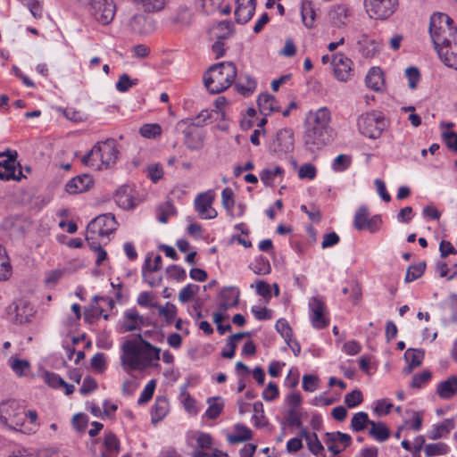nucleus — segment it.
<instances>
[{
    "label": "nucleus",
    "instance_id": "obj_14",
    "mask_svg": "<svg viewBox=\"0 0 457 457\" xmlns=\"http://www.w3.org/2000/svg\"><path fill=\"white\" fill-rule=\"evenodd\" d=\"M381 223V217L379 215L370 217L365 206H361L355 212L353 225L357 230H369L374 233L379 229Z\"/></svg>",
    "mask_w": 457,
    "mask_h": 457
},
{
    "label": "nucleus",
    "instance_id": "obj_26",
    "mask_svg": "<svg viewBox=\"0 0 457 457\" xmlns=\"http://www.w3.org/2000/svg\"><path fill=\"white\" fill-rule=\"evenodd\" d=\"M436 394L442 399H451L457 395V375L450 376L436 386Z\"/></svg>",
    "mask_w": 457,
    "mask_h": 457
},
{
    "label": "nucleus",
    "instance_id": "obj_25",
    "mask_svg": "<svg viewBox=\"0 0 457 457\" xmlns=\"http://www.w3.org/2000/svg\"><path fill=\"white\" fill-rule=\"evenodd\" d=\"M441 61L448 67L457 70V40L436 50Z\"/></svg>",
    "mask_w": 457,
    "mask_h": 457
},
{
    "label": "nucleus",
    "instance_id": "obj_56",
    "mask_svg": "<svg viewBox=\"0 0 457 457\" xmlns=\"http://www.w3.org/2000/svg\"><path fill=\"white\" fill-rule=\"evenodd\" d=\"M192 439H195L197 446L201 449H209L212 445V437L210 434L204 432H195L191 436Z\"/></svg>",
    "mask_w": 457,
    "mask_h": 457
},
{
    "label": "nucleus",
    "instance_id": "obj_58",
    "mask_svg": "<svg viewBox=\"0 0 457 457\" xmlns=\"http://www.w3.org/2000/svg\"><path fill=\"white\" fill-rule=\"evenodd\" d=\"M351 162L352 160L349 155L339 154L334 159L332 169L337 172L344 171L350 166Z\"/></svg>",
    "mask_w": 457,
    "mask_h": 457
},
{
    "label": "nucleus",
    "instance_id": "obj_9",
    "mask_svg": "<svg viewBox=\"0 0 457 457\" xmlns=\"http://www.w3.org/2000/svg\"><path fill=\"white\" fill-rule=\"evenodd\" d=\"M363 5L370 19L385 21L397 9L398 0H364Z\"/></svg>",
    "mask_w": 457,
    "mask_h": 457
},
{
    "label": "nucleus",
    "instance_id": "obj_3",
    "mask_svg": "<svg viewBox=\"0 0 457 457\" xmlns=\"http://www.w3.org/2000/svg\"><path fill=\"white\" fill-rule=\"evenodd\" d=\"M331 112L327 107L310 111L306 115L304 144L310 149L320 148L333 138Z\"/></svg>",
    "mask_w": 457,
    "mask_h": 457
},
{
    "label": "nucleus",
    "instance_id": "obj_21",
    "mask_svg": "<svg viewBox=\"0 0 457 457\" xmlns=\"http://www.w3.org/2000/svg\"><path fill=\"white\" fill-rule=\"evenodd\" d=\"M94 185L90 175L83 174L70 179L65 185V191L70 195H76L89 190Z\"/></svg>",
    "mask_w": 457,
    "mask_h": 457
},
{
    "label": "nucleus",
    "instance_id": "obj_63",
    "mask_svg": "<svg viewBox=\"0 0 457 457\" xmlns=\"http://www.w3.org/2000/svg\"><path fill=\"white\" fill-rule=\"evenodd\" d=\"M275 327L277 331L285 338V341H289L293 337V330L285 319H279Z\"/></svg>",
    "mask_w": 457,
    "mask_h": 457
},
{
    "label": "nucleus",
    "instance_id": "obj_7",
    "mask_svg": "<svg viewBox=\"0 0 457 457\" xmlns=\"http://www.w3.org/2000/svg\"><path fill=\"white\" fill-rule=\"evenodd\" d=\"M117 228V222L114 216L105 213L97 216L89 222L86 230V240H100L106 244L109 236Z\"/></svg>",
    "mask_w": 457,
    "mask_h": 457
},
{
    "label": "nucleus",
    "instance_id": "obj_57",
    "mask_svg": "<svg viewBox=\"0 0 457 457\" xmlns=\"http://www.w3.org/2000/svg\"><path fill=\"white\" fill-rule=\"evenodd\" d=\"M137 79H131L128 74H122L119 77L115 87L119 92H127L130 87L137 84Z\"/></svg>",
    "mask_w": 457,
    "mask_h": 457
},
{
    "label": "nucleus",
    "instance_id": "obj_47",
    "mask_svg": "<svg viewBox=\"0 0 457 457\" xmlns=\"http://www.w3.org/2000/svg\"><path fill=\"white\" fill-rule=\"evenodd\" d=\"M372 420H369V416L364 411L357 412L353 415L351 420V428L354 431H362L370 422Z\"/></svg>",
    "mask_w": 457,
    "mask_h": 457
},
{
    "label": "nucleus",
    "instance_id": "obj_15",
    "mask_svg": "<svg viewBox=\"0 0 457 457\" xmlns=\"http://www.w3.org/2000/svg\"><path fill=\"white\" fill-rule=\"evenodd\" d=\"M215 194L212 190L199 194L195 199V208L202 219L211 220L217 217V212L212 208Z\"/></svg>",
    "mask_w": 457,
    "mask_h": 457
},
{
    "label": "nucleus",
    "instance_id": "obj_49",
    "mask_svg": "<svg viewBox=\"0 0 457 457\" xmlns=\"http://www.w3.org/2000/svg\"><path fill=\"white\" fill-rule=\"evenodd\" d=\"M222 206L226 209L228 215H234V192L230 187H226L221 192Z\"/></svg>",
    "mask_w": 457,
    "mask_h": 457
},
{
    "label": "nucleus",
    "instance_id": "obj_59",
    "mask_svg": "<svg viewBox=\"0 0 457 457\" xmlns=\"http://www.w3.org/2000/svg\"><path fill=\"white\" fill-rule=\"evenodd\" d=\"M199 287L194 284H188L183 287L179 294V300L181 303H187L198 293Z\"/></svg>",
    "mask_w": 457,
    "mask_h": 457
},
{
    "label": "nucleus",
    "instance_id": "obj_17",
    "mask_svg": "<svg viewBox=\"0 0 457 457\" xmlns=\"http://www.w3.org/2000/svg\"><path fill=\"white\" fill-rule=\"evenodd\" d=\"M272 150L278 154H287L293 152L295 147L294 133L290 129H283L277 132L271 145Z\"/></svg>",
    "mask_w": 457,
    "mask_h": 457
},
{
    "label": "nucleus",
    "instance_id": "obj_44",
    "mask_svg": "<svg viewBox=\"0 0 457 457\" xmlns=\"http://www.w3.org/2000/svg\"><path fill=\"white\" fill-rule=\"evenodd\" d=\"M87 242L96 254V266L104 265V262L108 259L107 252L101 246V244H104V242L100 240H87Z\"/></svg>",
    "mask_w": 457,
    "mask_h": 457
},
{
    "label": "nucleus",
    "instance_id": "obj_37",
    "mask_svg": "<svg viewBox=\"0 0 457 457\" xmlns=\"http://www.w3.org/2000/svg\"><path fill=\"white\" fill-rule=\"evenodd\" d=\"M455 423L453 419H445L442 423L435 425L429 432L428 437L436 440L448 435L454 428Z\"/></svg>",
    "mask_w": 457,
    "mask_h": 457
},
{
    "label": "nucleus",
    "instance_id": "obj_31",
    "mask_svg": "<svg viewBox=\"0 0 457 457\" xmlns=\"http://www.w3.org/2000/svg\"><path fill=\"white\" fill-rule=\"evenodd\" d=\"M285 170L277 166L273 169H266L261 171L260 179L262 182L268 187H274L277 182L283 179Z\"/></svg>",
    "mask_w": 457,
    "mask_h": 457
},
{
    "label": "nucleus",
    "instance_id": "obj_22",
    "mask_svg": "<svg viewBox=\"0 0 457 457\" xmlns=\"http://www.w3.org/2000/svg\"><path fill=\"white\" fill-rule=\"evenodd\" d=\"M300 436L304 439L307 448L316 457H326L325 448L315 432H310L307 428L300 430Z\"/></svg>",
    "mask_w": 457,
    "mask_h": 457
},
{
    "label": "nucleus",
    "instance_id": "obj_6",
    "mask_svg": "<svg viewBox=\"0 0 457 457\" xmlns=\"http://www.w3.org/2000/svg\"><path fill=\"white\" fill-rule=\"evenodd\" d=\"M429 33L436 50L457 40V28L445 13H434L430 18Z\"/></svg>",
    "mask_w": 457,
    "mask_h": 457
},
{
    "label": "nucleus",
    "instance_id": "obj_43",
    "mask_svg": "<svg viewBox=\"0 0 457 457\" xmlns=\"http://www.w3.org/2000/svg\"><path fill=\"white\" fill-rule=\"evenodd\" d=\"M12 272L10 259L5 249L0 245V280H7Z\"/></svg>",
    "mask_w": 457,
    "mask_h": 457
},
{
    "label": "nucleus",
    "instance_id": "obj_52",
    "mask_svg": "<svg viewBox=\"0 0 457 457\" xmlns=\"http://www.w3.org/2000/svg\"><path fill=\"white\" fill-rule=\"evenodd\" d=\"M211 119V113L207 110L202 111L195 118L182 120L178 123V126L190 123L198 128L206 124V121Z\"/></svg>",
    "mask_w": 457,
    "mask_h": 457
},
{
    "label": "nucleus",
    "instance_id": "obj_50",
    "mask_svg": "<svg viewBox=\"0 0 457 457\" xmlns=\"http://www.w3.org/2000/svg\"><path fill=\"white\" fill-rule=\"evenodd\" d=\"M250 269L257 275H267L271 271L270 262L263 257L257 259L250 265Z\"/></svg>",
    "mask_w": 457,
    "mask_h": 457
},
{
    "label": "nucleus",
    "instance_id": "obj_20",
    "mask_svg": "<svg viewBox=\"0 0 457 457\" xmlns=\"http://www.w3.org/2000/svg\"><path fill=\"white\" fill-rule=\"evenodd\" d=\"M330 21L337 28L347 25L352 16V7L347 4H337L331 7L328 12Z\"/></svg>",
    "mask_w": 457,
    "mask_h": 457
},
{
    "label": "nucleus",
    "instance_id": "obj_28",
    "mask_svg": "<svg viewBox=\"0 0 457 457\" xmlns=\"http://www.w3.org/2000/svg\"><path fill=\"white\" fill-rule=\"evenodd\" d=\"M357 44L360 47V51L365 57L374 56L380 50V44L366 34H362L359 37Z\"/></svg>",
    "mask_w": 457,
    "mask_h": 457
},
{
    "label": "nucleus",
    "instance_id": "obj_34",
    "mask_svg": "<svg viewBox=\"0 0 457 457\" xmlns=\"http://www.w3.org/2000/svg\"><path fill=\"white\" fill-rule=\"evenodd\" d=\"M365 82L368 87L374 91H379L384 86V76L383 72L379 68H371L365 79Z\"/></svg>",
    "mask_w": 457,
    "mask_h": 457
},
{
    "label": "nucleus",
    "instance_id": "obj_29",
    "mask_svg": "<svg viewBox=\"0 0 457 457\" xmlns=\"http://www.w3.org/2000/svg\"><path fill=\"white\" fill-rule=\"evenodd\" d=\"M170 411V404L168 398L165 396H157L154 404L152 407L151 415L152 422L157 423L168 414Z\"/></svg>",
    "mask_w": 457,
    "mask_h": 457
},
{
    "label": "nucleus",
    "instance_id": "obj_27",
    "mask_svg": "<svg viewBox=\"0 0 457 457\" xmlns=\"http://www.w3.org/2000/svg\"><path fill=\"white\" fill-rule=\"evenodd\" d=\"M43 379L52 388H63L67 395L74 392V386L66 383L58 374L50 371H44Z\"/></svg>",
    "mask_w": 457,
    "mask_h": 457
},
{
    "label": "nucleus",
    "instance_id": "obj_55",
    "mask_svg": "<svg viewBox=\"0 0 457 457\" xmlns=\"http://www.w3.org/2000/svg\"><path fill=\"white\" fill-rule=\"evenodd\" d=\"M155 387H156V381L154 379H151L145 385V388L141 392V394L138 397V400H137V403L141 405V404H145V403H148L154 395Z\"/></svg>",
    "mask_w": 457,
    "mask_h": 457
},
{
    "label": "nucleus",
    "instance_id": "obj_64",
    "mask_svg": "<svg viewBox=\"0 0 457 457\" xmlns=\"http://www.w3.org/2000/svg\"><path fill=\"white\" fill-rule=\"evenodd\" d=\"M317 170L312 163H304L298 170V177L302 179H313L316 177Z\"/></svg>",
    "mask_w": 457,
    "mask_h": 457
},
{
    "label": "nucleus",
    "instance_id": "obj_61",
    "mask_svg": "<svg viewBox=\"0 0 457 457\" xmlns=\"http://www.w3.org/2000/svg\"><path fill=\"white\" fill-rule=\"evenodd\" d=\"M425 263L410 266L405 275V282L409 283L419 278L425 270Z\"/></svg>",
    "mask_w": 457,
    "mask_h": 457
},
{
    "label": "nucleus",
    "instance_id": "obj_2",
    "mask_svg": "<svg viewBox=\"0 0 457 457\" xmlns=\"http://www.w3.org/2000/svg\"><path fill=\"white\" fill-rule=\"evenodd\" d=\"M161 359V349L154 346L138 335L137 339L127 340L121 346L120 362L123 369L144 370Z\"/></svg>",
    "mask_w": 457,
    "mask_h": 457
},
{
    "label": "nucleus",
    "instance_id": "obj_4",
    "mask_svg": "<svg viewBox=\"0 0 457 457\" xmlns=\"http://www.w3.org/2000/svg\"><path fill=\"white\" fill-rule=\"evenodd\" d=\"M120 152L113 138L97 142L91 150L81 158V162L94 170H103L114 166Z\"/></svg>",
    "mask_w": 457,
    "mask_h": 457
},
{
    "label": "nucleus",
    "instance_id": "obj_5",
    "mask_svg": "<svg viewBox=\"0 0 457 457\" xmlns=\"http://www.w3.org/2000/svg\"><path fill=\"white\" fill-rule=\"evenodd\" d=\"M237 70L231 62H223L212 66L204 74V81L212 94H219L228 89L237 78Z\"/></svg>",
    "mask_w": 457,
    "mask_h": 457
},
{
    "label": "nucleus",
    "instance_id": "obj_40",
    "mask_svg": "<svg viewBox=\"0 0 457 457\" xmlns=\"http://www.w3.org/2000/svg\"><path fill=\"white\" fill-rule=\"evenodd\" d=\"M232 32L233 25L228 21H220L210 29L211 35L217 39H226L232 35Z\"/></svg>",
    "mask_w": 457,
    "mask_h": 457
},
{
    "label": "nucleus",
    "instance_id": "obj_38",
    "mask_svg": "<svg viewBox=\"0 0 457 457\" xmlns=\"http://www.w3.org/2000/svg\"><path fill=\"white\" fill-rule=\"evenodd\" d=\"M116 204L122 209L128 210L135 206L134 199L129 187H122L114 195Z\"/></svg>",
    "mask_w": 457,
    "mask_h": 457
},
{
    "label": "nucleus",
    "instance_id": "obj_30",
    "mask_svg": "<svg viewBox=\"0 0 457 457\" xmlns=\"http://www.w3.org/2000/svg\"><path fill=\"white\" fill-rule=\"evenodd\" d=\"M239 291L235 287H228L220 292V306L222 311L235 307L238 303Z\"/></svg>",
    "mask_w": 457,
    "mask_h": 457
},
{
    "label": "nucleus",
    "instance_id": "obj_23",
    "mask_svg": "<svg viewBox=\"0 0 457 457\" xmlns=\"http://www.w3.org/2000/svg\"><path fill=\"white\" fill-rule=\"evenodd\" d=\"M120 452V442L112 431H105L100 457H117Z\"/></svg>",
    "mask_w": 457,
    "mask_h": 457
},
{
    "label": "nucleus",
    "instance_id": "obj_46",
    "mask_svg": "<svg viewBox=\"0 0 457 457\" xmlns=\"http://www.w3.org/2000/svg\"><path fill=\"white\" fill-rule=\"evenodd\" d=\"M220 400V397L208 398V408L205 411V416L208 419L214 420L220 414L223 409V403L219 402Z\"/></svg>",
    "mask_w": 457,
    "mask_h": 457
},
{
    "label": "nucleus",
    "instance_id": "obj_48",
    "mask_svg": "<svg viewBox=\"0 0 457 457\" xmlns=\"http://www.w3.org/2000/svg\"><path fill=\"white\" fill-rule=\"evenodd\" d=\"M424 452L428 457L444 455L449 452V446L443 442L428 444L425 446Z\"/></svg>",
    "mask_w": 457,
    "mask_h": 457
},
{
    "label": "nucleus",
    "instance_id": "obj_19",
    "mask_svg": "<svg viewBox=\"0 0 457 457\" xmlns=\"http://www.w3.org/2000/svg\"><path fill=\"white\" fill-rule=\"evenodd\" d=\"M332 64L334 74L340 81H346L353 74V62L344 54H337L333 56Z\"/></svg>",
    "mask_w": 457,
    "mask_h": 457
},
{
    "label": "nucleus",
    "instance_id": "obj_33",
    "mask_svg": "<svg viewBox=\"0 0 457 457\" xmlns=\"http://www.w3.org/2000/svg\"><path fill=\"white\" fill-rule=\"evenodd\" d=\"M424 351L420 349H408L404 353V359L408 366L404 369V372L409 374L416 367H419L423 361Z\"/></svg>",
    "mask_w": 457,
    "mask_h": 457
},
{
    "label": "nucleus",
    "instance_id": "obj_10",
    "mask_svg": "<svg viewBox=\"0 0 457 457\" xmlns=\"http://www.w3.org/2000/svg\"><path fill=\"white\" fill-rule=\"evenodd\" d=\"M0 156H6V159L0 162V179L21 180L23 175L16 160L17 153L8 150L6 153H0Z\"/></svg>",
    "mask_w": 457,
    "mask_h": 457
},
{
    "label": "nucleus",
    "instance_id": "obj_60",
    "mask_svg": "<svg viewBox=\"0 0 457 457\" xmlns=\"http://www.w3.org/2000/svg\"><path fill=\"white\" fill-rule=\"evenodd\" d=\"M363 401L362 394L360 390L355 389L348 393L345 396V403L349 408H354L361 404Z\"/></svg>",
    "mask_w": 457,
    "mask_h": 457
},
{
    "label": "nucleus",
    "instance_id": "obj_24",
    "mask_svg": "<svg viewBox=\"0 0 457 457\" xmlns=\"http://www.w3.org/2000/svg\"><path fill=\"white\" fill-rule=\"evenodd\" d=\"M256 6V0H237L235 10L236 21L245 24L253 17Z\"/></svg>",
    "mask_w": 457,
    "mask_h": 457
},
{
    "label": "nucleus",
    "instance_id": "obj_45",
    "mask_svg": "<svg viewBox=\"0 0 457 457\" xmlns=\"http://www.w3.org/2000/svg\"><path fill=\"white\" fill-rule=\"evenodd\" d=\"M162 133V127L158 123H146L139 129V134L147 139H155L160 137Z\"/></svg>",
    "mask_w": 457,
    "mask_h": 457
},
{
    "label": "nucleus",
    "instance_id": "obj_62",
    "mask_svg": "<svg viewBox=\"0 0 457 457\" xmlns=\"http://www.w3.org/2000/svg\"><path fill=\"white\" fill-rule=\"evenodd\" d=\"M431 377V372L428 370L418 373L413 376L411 386L412 388H420L430 380Z\"/></svg>",
    "mask_w": 457,
    "mask_h": 457
},
{
    "label": "nucleus",
    "instance_id": "obj_1",
    "mask_svg": "<svg viewBox=\"0 0 457 457\" xmlns=\"http://www.w3.org/2000/svg\"><path fill=\"white\" fill-rule=\"evenodd\" d=\"M0 426L25 435H33L39 429L38 415L35 410H26L17 401L0 403Z\"/></svg>",
    "mask_w": 457,
    "mask_h": 457
},
{
    "label": "nucleus",
    "instance_id": "obj_35",
    "mask_svg": "<svg viewBox=\"0 0 457 457\" xmlns=\"http://www.w3.org/2000/svg\"><path fill=\"white\" fill-rule=\"evenodd\" d=\"M257 102L260 112L265 116L278 110L276 98L270 94H261Z\"/></svg>",
    "mask_w": 457,
    "mask_h": 457
},
{
    "label": "nucleus",
    "instance_id": "obj_36",
    "mask_svg": "<svg viewBox=\"0 0 457 457\" xmlns=\"http://www.w3.org/2000/svg\"><path fill=\"white\" fill-rule=\"evenodd\" d=\"M368 434L378 442H385L390 436V431L386 425L383 422H370Z\"/></svg>",
    "mask_w": 457,
    "mask_h": 457
},
{
    "label": "nucleus",
    "instance_id": "obj_32",
    "mask_svg": "<svg viewBox=\"0 0 457 457\" xmlns=\"http://www.w3.org/2000/svg\"><path fill=\"white\" fill-rule=\"evenodd\" d=\"M252 430L243 424H236L234 432L227 436V440L230 444H238L252 439Z\"/></svg>",
    "mask_w": 457,
    "mask_h": 457
},
{
    "label": "nucleus",
    "instance_id": "obj_39",
    "mask_svg": "<svg viewBox=\"0 0 457 457\" xmlns=\"http://www.w3.org/2000/svg\"><path fill=\"white\" fill-rule=\"evenodd\" d=\"M301 15L305 27L312 28L314 26L316 13L311 0H302Z\"/></svg>",
    "mask_w": 457,
    "mask_h": 457
},
{
    "label": "nucleus",
    "instance_id": "obj_16",
    "mask_svg": "<svg viewBox=\"0 0 457 457\" xmlns=\"http://www.w3.org/2000/svg\"><path fill=\"white\" fill-rule=\"evenodd\" d=\"M145 325V320L136 308H130L123 312L121 320L118 323L120 333L140 330Z\"/></svg>",
    "mask_w": 457,
    "mask_h": 457
},
{
    "label": "nucleus",
    "instance_id": "obj_12",
    "mask_svg": "<svg viewBox=\"0 0 457 457\" xmlns=\"http://www.w3.org/2000/svg\"><path fill=\"white\" fill-rule=\"evenodd\" d=\"M310 320L312 327L316 329H321L328 326L329 319L328 317L325 302L320 297H312L309 300Z\"/></svg>",
    "mask_w": 457,
    "mask_h": 457
},
{
    "label": "nucleus",
    "instance_id": "obj_18",
    "mask_svg": "<svg viewBox=\"0 0 457 457\" xmlns=\"http://www.w3.org/2000/svg\"><path fill=\"white\" fill-rule=\"evenodd\" d=\"M184 129V145L191 151H197L203 148L204 143V131L190 123L183 124Z\"/></svg>",
    "mask_w": 457,
    "mask_h": 457
},
{
    "label": "nucleus",
    "instance_id": "obj_54",
    "mask_svg": "<svg viewBox=\"0 0 457 457\" xmlns=\"http://www.w3.org/2000/svg\"><path fill=\"white\" fill-rule=\"evenodd\" d=\"M159 314L162 316L167 323H171L176 318L177 308L171 303H166L163 306H157Z\"/></svg>",
    "mask_w": 457,
    "mask_h": 457
},
{
    "label": "nucleus",
    "instance_id": "obj_53",
    "mask_svg": "<svg viewBox=\"0 0 457 457\" xmlns=\"http://www.w3.org/2000/svg\"><path fill=\"white\" fill-rule=\"evenodd\" d=\"M35 19H41L43 16V0H21Z\"/></svg>",
    "mask_w": 457,
    "mask_h": 457
},
{
    "label": "nucleus",
    "instance_id": "obj_41",
    "mask_svg": "<svg viewBox=\"0 0 457 457\" xmlns=\"http://www.w3.org/2000/svg\"><path fill=\"white\" fill-rule=\"evenodd\" d=\"M236 87L240 94L249 96L254 92L256 81L249 75L244 74L238 78Z\"/></svg>",
    "mask_w": 457,
    "mask_h": 457
},
{
    "label": "nucleus",
    "instance_id": "obj_8",
    "mask_svg": "<svg viewBox=\"0 0 457 457\" xmlns=\"http://www.w3.org/2000/svg\"><path fill=\"white\" fill-rule=\"evenodd\" d=\"M359 131L365 137L378 138L386 128V122L380 112H367L358 119Z\"/></svg>",
    "mask_w": 457,
    "mask_h": 457
},
{
    "label": "nucleus",
    "instance_id": "obj_13",
    "mask_svg": "<svg viewBox=\"0 0 457 457\" xmlns=\"http://www.w3.org/2000/svg\"><path fill=\"white\" fill-rule=\"evenodd\" d=\"M7 313L13 323L25 324L31 320L35 310L29 302L19 300L9 305Z\"/></svg>",
    "mask_w": 457,
    "mask_h": 457
},
{
    "label": "nucleus",
    "instance_id": "obj_11",
    "mask_svg": "<svg viewBox=\"0 0 457 457\" xmlns=\"http://www.w3.org/2000/svg\"><path fill=\"white\" fill-rule=\"evenodd\" d=\"M116 6L112 0H92L90 13L94 19L103 25L109 24L114 18Z\"/></svg>",
    "mask_w": 457,
    "mask_h": 457
},
{
    "label": "nucleus",
    "instance_id": "obj_51",
    "mask_svg": "<svg viewBox=\"0 0 457 457\" xmlns=\"http://www.w3.org/2000/svg\"><path fill=\"white\" fill-rule=\"evenodd\" d=\"M138 4H141L143 9L148 12L161 11L165 6V0H135Z\"/></svg>",
    "mask_w": 457,
    "mask_h": 457
},
{
    "label": "nucleus",
    "instance_id": "obj_42",
    "mask_svg": "<svg viewBox=\"0 0 457 457\" xmlns=\"http://www.w3.org/2000/svg\"><path fill=\"white\" fill-rule=\"evenodd\" d=\"M8 365L17 377H25L30 370V363L27 360L20 359L16 356H11L8 360Z\"/></svg>",
    "mask_w": 457,
    "mask_h": 457
}]
</instances>
